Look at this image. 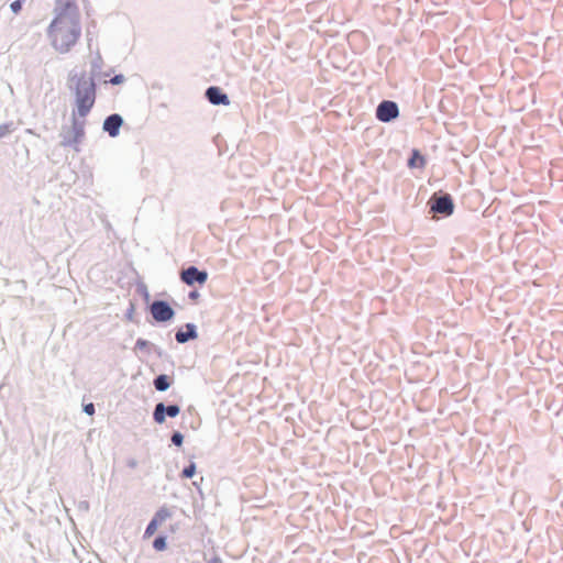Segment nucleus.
<instances>
[{"mask_svg": "<svg viewBox=\"0 0 563 563\" xmlns=\"http://www.w3.org/2000/svg\"><path fill=\"white\" fill-rule=\"evenodd\" d=\"M56 15L47 33L53 47L67 53L81 35L80 13L75 0H56Z\"/></svg>", "mask_w": 563, "mask_h": 563, "instance_id": "1", "label": "nucleus"}, {"mask_svg": "<svg viewBox=\"0 0 563 563\" xmlns=\"http://www.w3.org/2000/svg\"><path fill=\"white\" fill-rule=\"evenodd\" d=\"M76 107L78 115L86 117L95 104V84L88 79H79L76 87Z\"/></svg>", "mask_w": 563, "mask_h": 563, "instance_id": "2", "label": "nucleus"}, {"mask_svg": "<svg viewBox=\"0 0 563 563\" xmlns=\"http://www.w3.org/2000/svg\"><path fill=\"white\" fill-rule=\"evenodd\" d=\"M399 115V109L396 102L385 100L376 109V118L382 122H389Z\"/></svg>", "mask_w": 563, "mask_h": 563, "instance_id": "3", "label": "nucleus"}, {"mask_svg": "<svg viewBox=\"0 0 563 563\" xmlns=\"http://www.w3.org/2000/svg\"><path fill=\"white\" fill-rule=\"evenodd\" d=\"M150 311L152 317L158 322L168 321L175 314L173 308L167 302L161 300L154 301L150 307Z\"/></svg>", "mask_w": 563, "mask_h": 563, "instance_id": "4", "label": "nucleus"}, {"mask_svg": "<svg viewBox=\"0 0 563 563\" xmlns=\"http://www.w3.org/2000/svg\"><path fill=\"white\" fill-rule=\"evenodd\" d=\"M207 278L208 274L206 272L198 271L195 266H190L181 272V280L187 285H194L195 283L202 285L206 283Z\"/></svg>", "mask_w": 563, "mask_h": 563, "instance_id": "5", "label": "nucleus"}, {"mask_svg": "<svg viewBox=\"0 0 563 563\" xmlns=\"http://www.w3.org/2000/svg\"><path fill=\"white\" fill-rule=\"evenodd\" d=\"M431 210L445 216H451L454 211V203L450 195L435 198Z\"/></svg>", "mask_w": 563, "mask_h": 563, "instance_id": "6", "label": "nucleus"}, {"mask_svg": "<svg viewBox=\"0 0 563 563\" xmlns=\"http://www.w3.org/2000/svg\"><path fill=\"white\" fill-rule=\"evenodd\" d=\"M180 409L176 405L165 407L162 402L157 404L154 410V420L157 423H163L165 421V413L169 417H176Z\"/></svg>", "mask_w": 563, "mask_h": 563, "instance_id": "7", "label": "nucleus"}, {"mask_svg": "<svg viewBox=\"0 0 563 563\" xmlns=\"http://www.w3.org/2000/svg\"><path fill=\"white\" fill-rule=\"evenodd\" d=\"M206 96L212 104L228 106L230 103L229 97L219 87H209Z\"/></svg>", "mask_w": 563, "mask_h": 563, "instance_id": "8", "label": "nucleus"}, {"mask_svg": "<svg viewBox=\"0 0 563 563\" xmlns=\"http://www.w3.org/2000/svg\"><path fill=\"white\" fill-rule=\"evenodd\" d=\"M122 125V118L119 114H112L104 120L103 129L110 136H117Z\"/></svg>", "mask_w": 563, "mask_h": 563, "instance_id": "9", "label": "nucleus"}, {"mask_svg": "<svg viewBox=\"0 0 563 563\" xmlns=\"http://www.w3.org/2000/svg\"><path fill=\"white\" fill-rule=\"evenodd\" d=\"M168 512L167 511H159L156 517L148 523L147 528H146V534H153L157 528V525L162 523L163 521H165L168 517Z\"/></svg>", "mask_w": 563, "mask_h": 563, "instance_id": "10", "label": "nucleus"}, {"mask_svg": "<svg viewBox=\"0 0 563 563\" xmlns=\"http://www.w3.org/2000/svg\"><path fill=\"white\" fill-rule=\"evenodd\" d=\"M187 328V331L184 332V331H178L176 333V340L177 342L179 343H185L187 342L189 339H195L196 338V331H195V325L192 324H187L186 325Z\"/></svg>", "mask_w": 563, "mask_h": 563, "instance_id": "11", "label": "nucleus"}, {"mask_svg": "<svg viewBox=\"0 0 563 563\" xmlns=\"http://www.w3.org/2000/svg\"><path fill=\"white\" fill-rule=\"evenodd\" d=\"M426 164L424 157L420 155V153L415 150L412 152V156L408 162L409 167H423Z\"/></svg>", "mask_w": 563, "mask_h": 563, "instance_id": "12", "label": "nucleus"}, {"mask_svg": "<svg viewBox=\"0 0 563 563\" xmlns=\"http://www.w3.org/2000/svg\"><path fill=\"white\" fill-rule=\"evenodd\" d=\"M154 385L157 390H166L170 386L169 378L166 375H159L155 382Z\"/></svg>", "mask_w": 563, "mask_h": 563, "instance_id": "13", "label": "nucleus"}, {"mask_svg": "<svg viewBox=\"0 0 563 563\" xmlns=\"http://www.w3.org/2000/svg\"><path fill=\"white\" fill-rule=\"evenodd\" d=\"M196 473V464L195 463H190L187 467H185L181 472V477L184 478H190L195 475Z\"/></svg>", "mask_w": 563, "mask_h": 563, "instance_id": "14", "label": "nucleus"}, {"mask_svg": "<svg viewBox=\"0 0 563 563\" xmlns=\"http://www.w3.org/2000/svg\"><path fill=\"white\" fill-rule=\"evenodd\" d=\"M14 130L12 123H5L0 125V139L9 135Z\"/></svg>", "mask_w": 563, "mask_h": 563, "instance_id": "15", "label": "nucleus"}, {"mask_svg": "<svg viewBox=\"0 0 563 563\" xmlns=\"http://www.w3.org/2000/svg\"><path fill=\"white\" fill-rule=\"evenodd\" d=\"M153 547L157 551H163L166 548V542L164 537H158L154 540Z\"/></svg>", "mask_w": 563, "mask_h": 563, "instance_id": "16", "label": "nucleus"}, {"mask_svg": "<svg viewBox=\"0 0 563 563\" xmlns=\"http://www.w3.org/2000/svg\"><path fill=\"white\" fill-rule=\"evenodd\" d=\"M184 437L179 432H175L172 437V441L175 445L180 446L183 444Z\"/></svg>", "mask_w": 563, "mask_h": 563, "instance_id": "17", "label": "nucleus"}, {"mask_svg": "<svg viewBox=\"0 0 563 563\" xmlns=\"http://www.w3.org/2000/svg\"><path fill=\"white\" fill-rule=\"evenodd\" d=\"M10 7H11V10L15 14H18L22 9V2L20 0L13 1Z\"/></svg>", "mask_w": 563, "mask_h": 563, "instance_id": "18", "label": "nucleus"}, {"mask_svg": "<svg viewBox=\"0 0 563 563\" xmlns=\"http://www.w3.org/2000/svg\"><path fill=\"white\" fill-rule=\"evenodd\" d=\"M84 410L89 416H92L95 413V406H93V404L90 402V404L85 405Z\"/></svg>", "mask_w": 563, "mask_h": 563, "instance_id": "19", "label": "nucleus"}, {"mask_svg": "<svg viewBox=\"0 0 563 563\" xmlns=\"http://www.w3.org/2000/svg\"><path fill=\"white\" fill-rule=\"evenodd\" d=\"M122 81H123V76H122V75H117V76H114V77L110 80V82H112V84H121Z\"/></svg>", "mask_w": 563, "mask_h": 563, "instance_id": "20", "label": "nucleus"}, {"mask_svg": "<svg viewBox=\"0 0 563 563\" xmlns=\"http://www.w3.org/2000/svg\"><path fill=\"white\" fill-rule=\"evenodd\" d=\"M208 563H223V562L219 556H214Z\"/></svg>", "mask_w": 563, "mask_h": 563, "instance_id": "21", "label": "nucleus"}, {"mask_svg": "<svg viewBox=\"0 0 563 563\" xmlns=\"http://www.w3.org/2000/svg\"><path fill=\"white\" fill-rule=\"evenodd\" d=\"M190 296H191V297H196V296H197V294H196V292H191V294H190Z\"/></svg>", "mask_w": 563, "mask_h": 563, "instance_id": "22", "label": "nucleus"}]
</instances>
